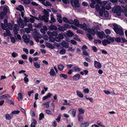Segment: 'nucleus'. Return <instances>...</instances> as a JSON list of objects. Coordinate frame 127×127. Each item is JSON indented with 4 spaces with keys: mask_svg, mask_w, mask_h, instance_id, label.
<instances>
[{
    "mask_svg": "<svg viewBox=\"0 0 127 127\" xmlns=\"http://www.w3.org/2000/svg\"><path fill=\"white\" fill-rule=\"evenodd\" d=\"M7 9L6 7H4L3 9V12L4 13V15H5L7 12Z\"/></svg>",
    "mask_w": 127,
    "mask_h": 127,
    "instance_id": "51",
    "label": "nucleus"
},
{
    "mask_svg": "<svg viewBox=\"0 0 127 127\" xmlns=\"http://www.w3.org/2000/svg\"><path fill=\"white\" fill-rule=\"evenodd\" d=\"M89 125V123L88 122L82 123L80 125L81 127H88Z\"/></svg>",
    "mask_w": 127,
    "mask_h": 127,
    "instance_id": "17",
    "label": "nucleus"
},
{
    "mask_svg": "<svg viewBox=\"0 0 127 127\" xmlns=\"http://www.w3.org/2000/svg\"><path fill=\"white\" fill-rule=\"evenodd\" d=\"M18 98H19V100H22L23 99V97L22 94L21 93H19L18 94Z\"/></svg>",
    "mask_w": 127,
    "mask_h": 127,
    "instance_id": "36",
    "label": "nucleus"
},
{
    "mask_svg": "<svg viewBox=\"0 0 127 127\" xmlns=\"http://www.w3.org/2000/svg\"><path fill=\"white\" fill-rule=\"evenodd\" d=\"M79 27L81 29H83L84 30L88 31V29L87 24L85 23H84L83 24H80Z\"/></svg>",
    "mask_w": 127,
    "mask_h": 127,
    "instance_id": "10",
    "label": "nucleus"
},
{
    "mask_svg": "<svg viewBox=\"0 0 127 127\" xmlns=\"http://www.w3.org/2000/svg\"><path fill=\"white\" fill-rule=\"evenodd\" d=\"M78 111L79 112L78 114H83L85 112V110L81 108H80L78 109Z\"/></svg>",
    "mask_w": 127,
    "mask_h": 127,
    "instance_id": "21",
    "label": "nucleus"
},
{
    "mask_svg": "<svg viewBox=\"0 0 127 127\" xmlns=\"http://www.w3.org/2000/svg\"><path fill=\"white\" fill-rule=\"evenodd\" d=\"M66 53V50L64 49H62L60 50L59 52V53L61 55H63Z\"/></svg>",
    "mask_w": 127,
    "mask_h": 127,
    "instance_id": "43",
    "label": "nucleus"
},
{
    "mask_svg": "<svg viewBox=\"0 0 127 127\" xmlns=\"http://www.w3.org/2000/svg\"><path fill=\"white\" fill-rule=\"evenodd\" d=\"M121 39L122 40V41L121 40V43H124L126 42H127V40H126L125 38L122 37Z\"/></svg>",
    "mask_w": 127,
    "mask_h": 127,
    "instance_id": "57",
    "label": "nucleus"
},
{
    "mask_svg": "<svg viewBox=\"0 0 127 127\" xmlns=\"http://www.w3.org/2000/svg\"><path fill=\"white\" fill-rule=\"evenodd\" d=\"M53 36H49V40L52 42H54L55 41V38L53 37Z\"/></svg>",
    "mask_w": 127,
    "mask_h": 127,
    "instance_id": "44",
    "label": "nucleus"
},
{
    "mask_svg": "<svg viewBox=\"0 0 127 127\" xmlns=\"http://www.w3.org/2000/svg\"><path fill=\"white\" fill-rule=\"evenodd\" d=\"M68 113L71 115L72 117H74L75 116L76 110L74 109H71L69 111Z\"/></svg>",
    "mask_w": 127,
    "mask_h": 127,
    "instance_id": "7",
    "label": "nucleus"
},
{
    "mask_svg": "<svg viewBox=\"0 0 127 127\" xmlns=\"http://www.w3.org/2000/svg\"><path fill=\"white\" fill-rule=\"evenodd\" d=\"M23 51L25 52L26 54H28L29 53V51L27 49L24 48H23Z\"/></svg>",
    "mask_w": 127,
    "mask_h": 127,
    "instance_id": "64",
    "label": "nucleus"
},
{
    "mask_svg": "<svg viewBox=\"0 0 127 127\" xmlns=\"http://www.w3.org/2000/svg\"><path fill=\"white\" fill-rule=\"evenodd\" d=\"M105 36L107 39L110 41L111 42L113 43L114 41L115 37H111L108 35H106Z\"/></svg>",
    "mask_w": 127,
    "mask_h": 127,
    "instance_id": "13",
    "label": "nucleus"
},
{
    "mask_svg": "<svg viewBox=\"0 0 127 127\" xmlns=\"http://www.w3.org/2000/svg\"><path fill=\"white\" fill-rule=\"evenodd\" d=\"M16 9L17 10H19L21 11H22V10H24V7L22 5H19L18 7H16Z\"/></svg>",
    "mask_w": 127,
    "mask_h": 127,
    "instance_id": "22",
    "label": "nucleus"
},
{
    "mask_svg": "<svg viewBox=\"0 0 127 127\" xmlns=\"http://www.w3.org/2000/svg\"><path fill=\"white\" fill-rule=\"evenodd\" d=\"M108 1H101L100 4L101 6H105L107 3Z\"/></svg>",
    "mask_w": 127,
    "mask_h": 127,
    "instance_id": "37",
    "label": "nucleus"
},
{
    "mask_svg": "<svg viewBox=\"0 0 127 127\" xmlns=\"http://www.w3.org/2000/svg\"><path fill=\"white\" fill-rule=\"evenodd\" d=\"M30 40V39L29 38H27L25 39V40H23L24 42L27 43H28Z\"/></svg>",
    "mask_w": 127,
    "mask_h": 127,
    "instance_id": "56",
    "label": "nucleus"
},
{
    "mask_svg": "<svg viewBox=\"0 0 127 127\" xmlns=\"http://www.w3.org/2000/svg\"><path fill=\"white\" fill-rule=\"evenodd\" d=\"M34 65L36 68H39L40 67V64L37 62H34Z\"/></svg>",
    "mask_w": 127,
    "mask_h": 127,
    "instance_id": "29",
    "label": "nucleus"
},
{
    "mask_svg": "<svg viewBox=\"0 0 127 127\" xmlns=\"http://www.w3.org/2000/svg\"><path fill=\"white\" fill-rule=\"evenodd\" d=\"M63 21L66 23H68V20L67 18L66 17H64L63 18Z\"/></svg>",
    "mask_w": 127,
    "mask_h": 127,
    "instance_id": "45",
    "label": "nucleus"
},
{
    "mask_svg": "<svg viewBox=\"0 0 127 127\" xmlns=\"http://www.w3.org/2000/svg\"><path fill=\"white\" fill-rule=\"evenodd\" d=\"M113 26L114 27L113 29L117 35H119L121 36L124 35L123 31L121 28H118L116 24L115 23L113 24Z\"/></svg>",
    "mask_w": 127,
    "mask_h": 127,
    "instance_id": "3",
    "label": "nucleus"
},
{
    "mask_svg": "<svg viewBox=\"0 0 127 127\" xmlns=\"http://www.w3.org/2000/svg\"><path fill=\"white\" fill-rule=\"evenodd\" d=\"M30 2L31 1L30 0H24V3L26 4H29Z\"/></svg>",
    "mask_w": 127,
    "mask_h": 127,
    "instance_id": "58",
    "label": "nucleus"
},
{
    "mask_svg": "<svg viewBox=\"0 0 127 127\" xmlns=\"http://www.w3.org/2000/svg\"><path fill=\"white\" fill-rule=\"evenodd\" d=\"M94 65L95 67L96 68H100L101 67V63L96 61H94Z\"/></svg>",
    "mask_w": 127,
    "mask_h": 127,
    "instance_id": "11",
    "label": "nucleus"
},
{
    "mask_svg": "<svg viewBox=\"0 0 127 127\" xmlns=\"http://www.w3.org/2000/svg\"><path fill=\"white\" fill-rule=\"evenodd\" d=\"M0 25L1 27L3 30H5L6 26L3 23H1Z\"/></svg>",
    "mask_w": 127,
    "mask_h": 127,
    "instance_id": "50",
    "label": "nucleus"
},
{
    "mask_svg": "<svg viewBox=\"0 0 127 127\" xmlns=\"http://www.w3.org/2000/svg\"><path fill=\"white\" fill-rule=\"evenodd\" d=\"M97 35L99 38L101 39H102L104 37H105V34L103 31L100 32L98 31L97 32Z\"/></svg>",
    "mask_w": 127,
    "mask_h": 127,
    "instance_id": "6",
    "label": "nucleus"
},
{
    "mask_svg": "<svg viewBox=\"0 0 127 127\" xmlns=\"http://www.w3.org/2000/svg\"><path fill=\"white\" fill-rule=\"evenodd\" d=\"M20 21L18 22V24L21 28H22L24 27V25L22 22V21L21 18H19Z\"/></svg>",
    "mask_w": 127,
    "mask_h": 127,
    "instance_id": "18",
    "label": "nucleus"
},
{
    "mask_svg": "<svg viewBox=\"0 0 127 127\" xmlns=\"http://www.w3.org/2000/svg\"><path fill=\"white\" fill-rule=\"evenodd\" d=\"M91 34H86V36L90 40H92L93 39V37L91 35Z\"/></svg>",
    "mask_w": 127,
    "mask_h": 127,
    "instance_id": "42",
    "label": "nucleus"
},
{
    "mask_svg": "<svg viewBox=\"0 0 127 127\" xmlns=\"http://www.w3.org/2000/svg\"><path fill=\"white\" fill-rule=\"evenodd\" d=\"M45 112L48 115H52L53 114L52 112L49 110H46Z\"/></svg>",
    "mask_w": 127,
    "mask_h": 127,
    "instance_id": "39",
    "label": "nucleus"
},
{
    "mask_svg": "<svg viewBox=\"0 0 127 127\" xmlns=\"http://www.w3.org/2000/svg\"><path fill=\"white\" fill-rule=\"evenodd\" d=\"M61 44L65 48H68V43L67 42L65 41H63L61 42Z\"/></svg>",
    "mask_w": 127,
    "mask_h": 127,
    "instance_id": "15",
    "label": "nucleus"
},
{
    "mask_svg": "<svg viewBox=\"0 0 127 127\" xmlns=\"http://www.w3.org/2000/svg\"><path fill=\"white\" fill-rule=\"evenodd\" d=\"M28 28L29 29H30L31 30V31H32V24H29L28 25Z\"/></svg>",
    "mask_w": 127,
    "mask_h": 127,
    "instance_id": "63",
    "label": "nucleus"
},
{
    "mask_svg": "<svg viewBox=\"0 0 127 127\" xmlns=\"http://www.w3.org/2000/svg\"><path fill=\"white\" fill-rule=\"evenodd\" d=\"M70 2L72 6L75 7H79L80 6L79 0H70Z\"/></svg>",
    "mask_w": 127,
    "mask_h": 127,
    "instance_id": "4",
    "label": "nucleus"
},
{
    "mask_svg": "<svg viewBox=\"0 0 127 127\" xmlns=\"http://www.w3.org/2000/svg\"><path fill=\"white\" fill-rule=\"evenodd\" d=\"M34 92L33 90H32L31 91H29L28 92V94L29 96H30L31 94L34 93Z\"/></svg>",
    "mask_w": 127,
    "mask_h": 127,
    "instance_id": "59",
    "label": "nucleus"
},
{
    "mask_svg": "<svg viewBox=\"0 0 127 127\" xmlns=\"http://www.w3.org/2000/svg\"><path fill=\"white\" fill-rule=\"evenodd\" d=\"M64 66L62 64H60L58 66V69L60 71H62L64 69Z\"/></svg>",
    "mask_w": 127,
    "mask_h": 127,
    "instance_id": "34",
    "label": "nucleus"
},
{
    "mask_svg": "<svg viewBox=\"0 0 127 127\" xmlns=\"http://www.w3.org/2000/svg\"><path fill=\"white\" fill-rule=\"evenodd\" d=\"M50 103V101H49L45 103H43L42 105V106L44 107V105H46V108H48L49 107V104Z\"/></svg>",
    "mask_w": 127,
    "mask_h": 127,
    "instance_id": "25",
    "label": "nucleus"
},
{
    "mask_svg": "<svg viewBox=\"0 0 127 127\" xmlns=\"http://www.w3.org/2000/svg\"><path fill=\"white\" fill-rule=\"evenodd\" d=\"M12 55L13 58H15L18 56V54L17 53L13 52L12 54Z\"/></svg>",
    "mask_w": 127,
    "mask_h": 127,
    "instance_id": "52",
    "label": "nucleus"
},
{
    "mask_svg": "<svg viewBox=\"0 0 127 127\" xmlns=\"http://www.w3.org/2000/svg\"><path fill=\"white\" fill-rule=\"evenodd\" d=\"M115 8H112V11L114 13H116L117 16H121V14L120 11H117L115 10Z\"/></svg>",
    "mask_w": 127,
    "mask_h": 127,
    "instance_id": "20",
    "label": "nucleus"
},
{
    "mask_svg": "<svg viewBox=\"0 0 127 127\" xmlns=\"http://www.w3.org/2000/svg\"><path fill=\"white\" fill-rule=\"evenodd\" d=\"M45 4H46V5H45V6H47V5L48 6H52V4H51L49 1H46V3H45Z\"/></svg>",
    "mask_w": 127,
    "mask_h": 127,
    "instance_id": "60",
    "label": "nucleus"
},
{
    "mask_svg": "<svg viewBox=\"0 0 127 127\" xmlns=\"http://www.w3.org/2000/svg\"><path fill=\"white\" fill-rule=\"evenodd\" d=\"M95 8L96 11L98 12L100 9V6L98 4H96L95 6Z\"/></svg>",
    "mask_w": 127,
    "mask_h": 127,
    "instance_id": "30",
    "label": "nucleus"
},
{
    "mask_svg": "<svg viewBox=\"0 0 127 127\" xmlns=\"http://www.w3.org/2000/svg\"><path fill=\"white\" fill-rule=\"evenodd\" d=\"M78 120L79 121H82L83 120V116L81 114H78L77 116Z\"/></svg>",
    "mask_w": 127,
    "mask_h": 127,
    "instance_id": "24",
    "label": "nucleus"
},
{
    "mask_svg": "<svg viewBox=\"0 0 127 127\" xmlns=\"http://www.w3.org/2000/svg\"><path fill=\"white\" fill-rule=\"evenodd\" d=\"M74 35L73 33L70 30H69L66 33L64 34V35L66 38L69 37H71Z\"/></svg>",
    "mask_w": 127,
    "mask_h": 127,
    "instance_id": "5",
    "label": "nucleus"
},
{
    "mask_svg": "<svg viewBox=\"0 0 127 127\" xmlns=\"http://www.w3.org/2000/svg\"><path fill=\"white\" fill-rule=\"evenodd\" d=\"M76 93L78 96L81 98H83V94L80 91H77Z\"/></svg>",
    "mask_w": 127,
    "mask_h": 127,
    "instance_id": "27",
    "label": "nucleus"
},
{
    "mask_svg": "<svg viewBox=\"0 0 127 127\" xmlns=\"http://www.w3.org/2000/svg\"><path fill=\"white\" fill-rule=\"evenodd\" d=\"M13 116V115L11 113L10 114H6L5 116L6 119L8 120L11 119L12 118Z\"/></svg>",
    "mask_w": 127,
    "mask_h": 127,
    "instance_id": "16",
    "label": "nucleus"
},
{
    "mask_svg": "<svg viewBox=\"0 0 127 127\" xmlns=\"http://www.w3.org/2000/svg\"><path fill=\"white\" fill-rule=\"evenodd\" d=\"M100 28L98 25L96 26H94L92 28H88V32L89 33L94 36L95 34L97 33L98 31H100Z\"/></svg>",
    "mask_w": 127,
    "mask_h": 127,
    "instance_id": "2",
    "label": "nucleus"
},
{
    "mask_svg": "<svg viewBox=\"0 0 127 127\" xmlns=\"http://www.w3.org/2000/svg\"><path fill=\"white\" fill-rule=\"evenodd\" d=\"M80 75L79 74H76L73 76L72 77L73 79L75 81L78 80L80 79Z\"/></svg>",
    "mask_w": 127,
    "mask_h": 127,
    "instance_id": "12",
    "label": "nucleus"
},
{
    "mask_svg": "<svg viewBox=\"0 0 127 127\" xmlns=\"http://www.w3.org/2000/svg\"><path fill=\"white\" fill-rule=\"evenodd\" d=\"M19 29V27L17 24H15V27L13 29L14 32V35L15 36V35L18 33V31Z\"/></svg>",
    "mask_w": 127,
    "mask_h": 127,
    "instance_id": "8",
    "label": "nucleus"
},
{
    "mask_svg": "<svg viewBox=\"0 0 127 127\" xmlns=\"http://www.w3.org/2000/svg\"><path fill=\"white\" fill-rule=\"evenodd\" d=\"M113 8H115V10L117 11H120L121 10V7L119 5L116 6L115 7Z\"/></svg>",
    "mask_w": 127,
    "mask_h": 127,
    "instance_id": "35",
    "label": "nucleus"
},
{
    "mask_svg": "<svg viewBox=\"0 0 127 127\" xmlns=\"http://www.w3.org/2000/svg\"><path fill=\"white\" fill-rule=\"evenodd\" d=\"M115 41L117 43H121V39L120 37H117L114 38Z\"/></svg>",
    "mask_w": 127,
    "mask_h": 127,
    "instance_id": "32",
    "label": "nucleus"
},
{
    "mask_svg": "<svg viewBox=\"0 0 127 127\" xmlns=\"http://www.w3.org/2000/svg\"><path fill=\"white\" fill-rule=\"evenodd\" d=\"M46 46L52 49H54L55 48V47L53 45L50 44L49 43H47L46 44Z\"/></svg>",
    "mask_w": 127,
    "mask_h": 127,
    "instance_id": "28",
    "label": "nucleus"
},
{
    "mask_svg": "<svg viewBox=\"0 0 127 127\" xmlns=\"http://www.w3.org/2000/svg\"><path fill=\"white\" fill-rule=\"evenodd\" d=\"M34 24L36 28H41L42 27V24L40 23H39L38 24L35 23Z\"/></svg>",
    "mask_w": 127,
    "mask_h": 127,
    "instance_id": "40",
    "label": "nucleus"
},
{
    "mask_svg": "<svg viewBox=\"0 0 127 127\" xmlns=\"http://www.w3.org/2000/svg\"><path fill=\"white\" fill-rule=\"evenodd\" d=\"M111 8L110 5L109 4H107V5L105 6V8L108 10H109Z\"/></svg>",
    "mask_w": 127,
    "mask_h": 127,
    "instance_id": "53",
    "label": "nucleus"
},
{
    "mask_svg": "<svg viewBox=\"0 0 127 127\" xmlns=\"http://www.w3.org/2000/svg\"><path fill=\"white\" fill-rule=\"evenodd\" d=\"M58 29L60 31H63L66 30V29L64 26H61L58 28Z\"/></svg>",
    "mask_w": 127,
    "mask_h": 127,
    "instance_id": "26",
    "label": "nucleus"
},
{
    "mask_svg": "<svg viewBox=\"0 0 127 127\" xmlns=\"http://www.w3.org/2000/svg\"><path fill=\"white\" fill-rule=\"evenodd\" d=\"M20 112V111L19 110L14 111L12 112L11 113V114H12V115H13L14 114H19Z\"/></svg>",
    "mask_w": 127,
    "mask_h": 127,
    "instance_id": "48",
    "label": "nucleus"
},
{
    "mask_svg": "<svg viewBox=\"0 0 127 127\" xmlns=\"http://www.w3.org/2000/svg\"><path fill=\"white\" fill-rule=\"evenodd\" d=\"M104 15L105 17L108 18L109 17V13L108 11L107 10L105 11L104 12Z\"/></svg>",
    "mask_w": 127,
    "mask_h": 127,
    "instance_id": "33",
    "label": "nucleus"
},
{
    "mask_svg": "<svg viewBox=\"0 0 127 127\" xmlns=\"http://www.w3.org/2000/svg\"><path fill=\"white\" fill-rule=\"evenodd\" d=\"M105 32L106 34H110L111 33V31L108 29H106L105 31Z\"/></svg>",
    "mask_w": 127,
    "mask_h": 127,
    "instance_id": "54",
    "label": "nucleus"
},
{
    "mask_svg": "<svg viewBox=\"0 0 127 127\" xmlns=\"http://www.w3.org/2000/svg\"><path fill=\"white\" fill-rule=\"evenodd\" d=\"M44 15L41 16L39 15L38 18L41 21H44L46 22H48V21L49 13L46 9H44L43 11Z\"/></svg>",
    "mask_w": 127,
    "mask_h": 127,
    "instance_id": "1",
    "label": "nucleus"
},
{
    "mask_svg": "<svg viewBox=\"0 0 127 127\" xmlns=\"http://www.w3.org/2000/svg\"><path fill=\"white\" fill-rule=\"evenodd\" d=\"M74 25L78 27H79L80 26V24L79 23V22L78 20L77 19H75L74 20Z\"/></svg>",
    "mask_w": 127,
    "mask_h": 127,
    "instance_id": "14",
    "label": "nucleus"
},
{
    "mask_svg": "<svg viewBox=\"0 0 127 127\" xmlns=\"http://www.w3.org/2000/svg\"><path fill=\"white\" fill-rule=\"evenodd\" d=\"M74 69L75 72L79 71L81 70V69L80 68L77 67H74Z\"/></svg>",
    "mask_w": 127,
    "mask_h": 127,
    "instance_id": "46",
    "label": "nucleus"
},
{
    "mask_svg": "<svg viewBox=\"0 0 127 127\" xmlns=\"http://www.w3.org/2000/svg\"><path fill=\"white\" fill-rule=\"evenodd\" d=\"M49 27L51 30H54L56 31L58 29L57 28L56 26L55 25L53 24H51Z\"/></svg>",
    "mask_w": 127,
    "mask_h": 127,
    "instance_id": "19",
    "label": "nucleus"
},
{
    "mask_svg": "<svg viewBox=\"0 0 127 127\" xmlns=\"http://www.w3.org/2000/svg\"><path fill=\"white\" fill-rule=\"evenodd\" d=\"M59 76L61 78H64L65 79H66L67 77V75L64 73H61L59 75Z\"/></svg>",
    "mask_w": 127,
    "mask_h": 127,
    "instance_id": "23",
    "label": "nucleus"
},
{
    "mask_svg": "<svg viewBox=\"0 0 127 127\" xmlns=\"http://www.w3.org/2000/svg\"><path fill=\"white\" fill-rule=\"evenodd\" d=\"M39 117L38 118V119L39 120H41L42 118H44V115L42 113H41L39 115Z\"/></svg>",
    "mask_w": 127,
    "mask_h": 127,
    "instance_id": "41",
    "label": "nucleus"
},
{
    "mask_svg": "<svg viewBox=\"0 0 127 127\" xmlns=\"http://www.w3.org/2000/svg\"><path fill=\"white\" fill-rule=\"evenodd\" d=\"M50 17L51 21L53 22H55L56 21V20L54 18L53 15V14H51Z\"/></svg>",
    "mask_w": 127,
    "mask_h": 127,
    "instance_id": "38",
    "label": "nucleus"
},
{
    "mask_svg": "<svg viewBox=\"0 0 127 127\" xmlns=\"http://www.w3.org/2000/svg\"><path fill=\"white\" fill-rule=\"evenodd\" d=\"M94 42L95 44H97V43L99 44H100L101 43V41L99 39L95 40L94 41Z\"/></svg>",
    "mask_w": 127,
    "mask_h": 127,
    "instance_id": "49",
    "label": "nucleus"
},
{
    "mask_svg": "<svg viewBox=\"0 0 127 127\" xmlns=\"http://www.w3.org/2000/svg\"><path fill=\"white\" fill-rule=\"evenodd\" d=\"M50 72H49L50 75L51 76H54L55 75V72L53 68L51 69L50 70Z\"/></svg>",
    "mask_w": 127,
    "mask_h": 127,
    "instance_id": "31",
    "label": "nucleus"
},
{
    "mask_svg": "<svg viewBox=\"0 0 127 127\" xmlns=\"http://www.w3.org/2000/svg\"><path fill=\"white\" fill-rule=\"evenodd\" d=\"M32 122L31 124L33 125H36L37 124V122L35 119L33 118L32 119Z\"/></svg>",
    "mask_w": 127,
    "mask_h": 127,
    "instance_id": "55",
    "label": "nucleus"
},
{
    "mask_svg": "<svg viewBox=\"0 0 127 127\" xmlns=\"http://www.w3.org/2000/svg\"><path fill=\"white\" fill-rule=\"evenodd\" d=\"M86 99L88 100H89L92 102H93V98L92 97H87L86 96H85Z\"/></svg>",
    "mask_w": 127,
    "mask_h": 127,
    "instance_id": "62",
    "label": "nucleus"
},
{
    "mask_svg": "<svg viewBox=\"0 0 127 127\" xmlns=\"http://www.w3.org/2000/svg\"><path fill=\"white\" fill-rule=\"evenodd\" d=\"M63 3V5L64 7L66 8L68 7L67 4L70 3V0H62Z\"/></svg>",
    "mask_w": 127,
    "mask_h": 127,
    "instance_id": "9",
    "label": "nucleus"
},
{
    "mask_svg": "<svg viewBox=\"0 0 127 127\" xmlns=\"http://www.w3.org/2000/svg\"><path fill=\"white\" fill-rule=\"evenodd\" d=\"M4 14L3 12L1 11L0 12V18L1 19H2L4 17Z\"/></svg>",
    "mask_w": 127,
    "mask_h": 127,
    "instance_id": "47",
    "label": "nucleus"
},
{
    "mask_svg": "<svg viewBox=\"0 0 127 127\" xmlns=\"http://www.w3.org/2000/svg\"><path fill=\"white\" fill-rule=\"evenodd\" d=\"M58 36L60 39L61 40L63 39L64 38L63 35L61 33L58 34Z\"/></svg>",
    "mask_w": 127,
    "mask_h": 127,
    "instance_id": "61",
    "label": "nucleus"
}]
</instances>
